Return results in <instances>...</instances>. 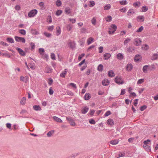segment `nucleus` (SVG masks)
<instances>
[{
    "instance_id": "f257e3e1",
    "label": "nucleus",
    "mask_w": 158,
    "mask_h": 158,
    "mask_svg": "<svg viewBox=\"0 0 158 158\" xmlns=\"http://www.w3.org/2000/svg\"><path fill=\"white\" fill-rule=\"evenodd\" d=\"M155 68L154 65H151V66L148 65H145L143 66V71L144 73H147V70L148 69L150 70H152V69H154Z\"/></svg>"
},
{
    "instance_id": "f03ea898",
    "label": "nucleus",
    "mask_w": 158,
    "mask_h": 158,
    "mask_svg": "<svg viewBox=\"0 0 158 158\" xmlns=\"http://www.w3.org/2000/svg\"><path fill=\"white\" fill-rule=\"evenodd\" d=\"M114 81L118 85L123 84L124 83L123 79L120 76L116 77L114 80Z\"/></svg>"
},
{
    "instance_id": "7ed1b4c3",
    "label": "nucleus",
    "mask_w": 158,
    "mask_h": 158,
    "mask_svg": "<svg viewBox=\"0 0 158 158\" xmlns=\"http://www.w3.org/2000/svg\"><path fill=\"white\" fill-rule=\"evenodd\" d=\"M37 10L36 9L31 10L28 14V16L30 18L33 17L37 14Z\"/></svg>"
},
{
    "instance_id": "20e7f679",
    "label": "nucleus",
    "mask_w": 158,
    "mask_h": 158,
    "mask_svg": "<svg viewBox=\"0 0 158 158\" xmlns=\"http://www.w3.org/2000/svg\"><path fill=\"white\" fill-rule=\"evenodd\" d=\"M15 39L16 42H21L22 43H25L26 41L24 38L19 37L18 36H15Z\"/></svg>"
},
{
    "instance_id": "39448f33",
    "label": "nucleus",
    "mask_w": 158,
    "mask_h": 158,
    "mask_svg": "<svg viewBox=\"0 0 158 158\" xmlns=\"http://www.w3.org/2000/svg\"><path fill=\"white\" fill-rule=\"evenodd\" d=\"M66 119L69 121V123L72 126H74L76 125V123L74 122V120L71 117H67Z\"/></svg>"
},
{
    "instance_id": "423d86ee",
    "label": "nucleus",
    "mask_w": 158,
    "mask_h": 158,
    "mask_svg": "<svg viewBox=\"0 0 158 158\" xmlns=\"http://www.w3.org/2000/svg\"><path fill=\"white\" fill-rule=\"evenodd\" d=\"M20 80L21 81L25 83H27L28 81L29 77L27 76H25L24 77L23 76H21L20 77Z\"/></svg>"
},
{
    "instance_id": "0eeeda50",
    "label": "nucleus",
    "mask_w": 158,
    "mask_h": 158,
    "mask_svg": "<svg viewBox=\"0 0 158 158\" xmlns=\"http://www.w3.org/2000/svg\"><path fill=\"white\" fill-rule=\"evenodd\" d=\"M141 40L140 38H137L134 40V44L137 46L140 45L141 44Z\"/></svg>"
},
{
    "instance_id": "6e6552de",
    "label": "nucleus",
    "mask_w": 158,
    "mask_h": 158,
    "mask_svg": "<svg viewBox=\"0 0 158 158\" xmlns=\"http://www.w3.org/2000/svg\"><path fill=\"white\" fill-rule=\"evenodd\" d=\"M16 49L21 56H24L26 55L25 52L20 48H17Z\"/></svg>"
},
{
    "instance_id": "1a4fd4ad",
    "label": "nucleus",
    "mask_w": 158,
    "mask_h": 158,
    "mask_svg": "<svg viewBox=\"0 0 158 158\" xmlns=\"http://www.w3.org/2000/svg\"><path fill=\"white\" fill-rule=\"evenodd\" d=\"M133 66L131 64H128L126 66V69L128 72L131 71L133 68Z\"/></svg>"
},
{
    "instance_id": "9d476101",
    "label": "nucleus",
    "mask_w": 158,
    "mask_h": 158,
    "mask_svg": "<svg viewBox=\"0 0 158 158\" xmlns=\"http://www.w3.org/2000/svg\"><path fill=\"white\" fill-rule=\"evenodd\" d=\"M102 84L104 86H107L110 84V82L107 79H104L102 81Z\"/></svg>"
},
{
    "instance_id": "9b49d317",
    "label": "nucleus",
    "mask_w": 158,
    "mask_h": 158,
    "mask_svg": "<svg viewBox=\"0 0 158 158\" xmlns=\"http://www.w3.org/2000/svg\"><path fill=\"white\" fill-rule=\"evenodd\" d=\"M89 108L87 106L83 107L81 109V112L83 114H85L88 111Z\"/></svg>"
},
{
    "instance_id": "f8f14e48",
    "label": "nucleus",
    "mask_w": 158,
    "mask_h": 158,
    "mask_svg": "<svg viewBox=\"0 0 158 158\" xmlns=\"http://www.w3.org/2000/svg\"><path fill=\"white\" fill-rule=\"evenodd\" d=\"M137 19L138 21L139 22H143L144 20V17L143 15L138 16H137Z\"/></svg>"
},
{
    "instance_id": "ddd939ff",
    "label": "nucleus",
    "mask_w": 158,
    "mask_h": 158,
    "mask_svg": "<svg viewBox=\"0 0 158 158\" xmlns=\"http://www.w3.org/2000/svg\"><path fill=\"white\" fill-rule=\"evenodd\" d=\"M67 69H65L64 71H62L60 74V77H62L64 78L67 74Z\"/></svg>"
},
{
    "instance_id": "4468645a",
    "label": "nucleus",
    "mask_w": 158,
    "mask_h": 158,
    "mask_svg": "<svg viewBox=\"0 0 158 158\" xmlns=\"http://www.w3.org/2000/svg\"><path fill=\"white\" fill-rule=\"evenodd\" d=\"M111 56V55L110 53H106L103 55V56L104 60H106L108 59Z\"/></svg>"
},
{
    "instance_id": "2eb2a0df",
    "label": "nucleus",
    "mask_w": 158,
    "mask_h": 158,
    "mask_svg": "<svg viewBox=\"0 0 158 158\" xmlns=\"http://www.w3.org/2000/svg\"><path fill=\"white\" fill-rule=\"evenodd\" d=\"M91 98V96L90 94L88 93L85 94L84 97V99L86 100H89Z\"/></svg>"
},
{
    "instance_id": "dca6fc26",
    "label": "nucleus",
    "mask_w": 158,
    "mask_h": 158,
    "mask_svg": "<svg viewBox=\"0 0 158 158\" xmlns=\"http://www.w3.org/2000/svg\"><path fill=\"white\" fill-rule=\"evenodd\" d=\"M158 58V54L157 53L153 54L151 57L152 60H155Z\"/></svg>"
},
{
    "instance_id": "f3484780",
    "label": "nucleus",
    "mask_w": 158,
    "mask_h": 158,
    "mask_svg": "<svg viewBox=\"0 0 158 158\" xmlns=\"http://www.w3.org/2000/svg\"><path fill=\"white\" fill-rule=\"evenodd\" d=\"M93 42H94V38L92 37H89L87 40V44L89 45Z\"/></svg>"
},
{
    "instance_id": "a211bd4d",
    "label": "nucleus",
    "mask_w": 158,
    "mask_h": 158,
    "mask_svg": "<svg viewBox=\"0 0 158 158\" xmlns=\"http://www.w3.org/2000/svg\"><path fill=\"white\" fill-rule=\"evenodd\" d=\"M65 12L66 14H69L71 12V9L69 7H67L65 8Z\"/></svg>"
},
{
    "instance_id": "6ab92c4d",
    "label": "nucleus",
    "mask_w": 158,
    "mask_h": 158,
    "mask_svg": "<svg viewBox=\"0 0 158 158\" xmlns=\"http://www.w3.org/2000/svg\"><path fill=\"white\" fill-rule=\"evenodd\" d=\"M53 119L57 122L61 123L62 122V120L60 118L56 116H53Z\"/></svg>"
},
{
    "instance_id": "aec40b11",
    "label": "nucleus",
    "mask_w": 158,
    "mask_h": 158,
    "mask_svg": "<svg viewBox=\"0 0 158 158\" xmlns=\"http://www.w3.org/2000/svg\"><path fill=\"white\" fill-rule=\"evenodd\" d=\"M117 58L118 59L121 60L123 59L124 56L122 53H118L117 55Z\"/></svg>"
},
{
    "instance_id": "412c9836",
    "label": "nucleus",
    "mask_w": 158,
    "mask_h": 158,
    "mask_svg": "<svg viewBox=\"0 0 158 158\" xmlns=\"http://www.w3.org/2000/svg\"><path fill=\"white\" fill-rule=\"evenodd\" d=\"M107 123L110 125L113 126L114 124V121L112 119L109 118L107 121Z\"/></svg>"
},
{
    "instance_id": "4be33fe9",
    "label": "nucleus",
    "mask_w": 158,
    "mask_h": 158,
    "mask_svg": "<svg viewBox=\"0 0 158 158\" xmlns=\"http://www.w3.org/2000/svg\"><path fill=\"white\" fill-rule=\"evenodd\" d=\"M141 56L139 55H137L135 56V60L136 62H138L139 60H141Z\"/></svg>"
},
{
    "instance_id": "5701e85b",
    "label": "nucleus",
    "mask_w": 158,
    "mask_h": 158,
    "mask_svg": "<svg viewBox=\"0 0 158 158\" xmlns=\"http://www.w3.org/2000/svg\"><path fill=\"white\" fill-rule=\"evenodd\" d=\"M26 98L25 97H23L20 101V103L22 105H24L26 102Z\"/></svg>"
},
{
    "instance_id": "b1692460",
    "label": "nucleus",
    "mask_w": 158,
    "mask_h": 158,
    "mask_svg": "<svg viewBox=\"0 0 158 158\" xmlns=\"http://www.w3.org/2000/svg\"><path fill=\"white\" fill-rule=\"evenodd\" d=\"M108 74L109 76L111 77H113L115 76L114 73L112 70L109 71Z\"/></svg>"
},
{
    "instance_id": "393cba45",
    "label": "nucleus",
    "mask_w": 158,
    "mask_h": 158,
    "mask_svg": "<svg viewBox=\"0 0 158 158\" xmlns=\"http://www.w3.org/2000/svg\"><path fill=\"white\" fill-rule=\"evenodd\" d=\"M56 35L57 36L59 35L61 33V29L60 27H56Z\"/></svg>"
},
{
    "instance_id": "a878e982",
    "label": "nucleus",
    "mask_w": 158,
    "mask_h": 158,
    "mask_svg": "<svg viewBox=\"0 0 158 158\" xmlns=\"http://www.w3.org/2000/svg\"><path fill=\"white\" fill-rule=\"evenodd\" d=\"M127 51L129 52H132L135 50V48L134 47H129L127 49Z\"/></svg>"
},
{
    "instance_id": "bb28decb",
    "label": "nucleus",
    "mask_w": 158,
    "mask_h": 158,
    "mask_svg": "<svg viewBox=\"0 0 158 158\" xmlns=\"http://www.w3.org/2000/svg\"><path fill=\"white\" fill-rule=\"evenodd\" d=\"M33 108L34 110L36 111H39L41 110V108L39 105H35L33 106Z\"/></svg>"
},
{
    "instance_id": "cd10ccee",
    "label": "nucleus",
    "mask_w": 158,
    "mask_h": 158,
    "mask_svg": "<svg viewBox=\"0 0 158 158\" xmlns=\"http://www.w3.org/2000/svg\"><path fill=\"white\" fill-rule=\"evenodd\" d=\"M143 147L148 152L151 151V147L148 145H143Z\"/></svg>"
},
{
    "instance_id": "c85d7f7f",
    "label": "nucleus",
    "mask_w": 158,
    "mask_h": 158,
    "mask_svg": "<svg viewBox=\"0 0 158 158\" xmlns=\"http://www.w3.org/2000/svg\"><path fill=\"white\" fill-rule=\"evenodd\" d=\"M97 69L99 71H102L103 69V65L102 64H99L98 66Z\"/></svg>"
},
{
    "instance_id": "c756f323",
    "label": "nucleus",
    "mask_w": 158,
    "mask_h": 158,
    "mask_svg": "<svg viewBox=\"0 0 158 158\" xmlns=\"http://www.w3.org/2000/svg\"><path fill=\"white\" fill-rule=\"evenodd\" d=\"M119 142L118 140H114L110 141V143L112 145H116Z\"/></svg>"
},
{
    "instance_id": "7c9ffc66",
    "label": "nucleus",
    "mask_w": 158,
    "mask_h": 158,
    "mask_svg": "<svg viewBox=\"0 0 158 158\" xmlns=\"http://www.w3.org/2000/svg\"><path fill=\"white\" fill-rule=\"evenodd\" d=\"M78 155V153H75L73 154L70 156L67 157L66 158H75Z\"/></svg>"
},
{
    "instance_id": "2f4dec72",
    "label": "nucleus",
    "mask_w": 158,
    "mask_h": 158,
    "mask_svg": "<svg viewBox=\"0 0 158 158\" xmlns=\"http://www.w3.org/2000/svg\"><path fill=\"white\" fill-rule=\"evenodd\" d=\"M111 7V5L110 4L106 5L104 7V9L105 10H109Z\"/></svg>"
},
{
    "instance_id": "473e14b6",
    "label": "nucleus",
    "mask_w": 158,
    "mask_h": 158,
    "mask_svg": "<svg viewBox=\"0 0 158 158\" xmlns=\"http://www.w3.org/2000/svg\"><path fill=\"white\" fill-rule=\"evenodd\" d=\"M31 33L32 34L35 35H37L39 34L38 31L35 29H32L31 30Z\"/></svg>"
},
{
    "instance_id": "72a5a7b5",
    "label": "nucleus",
    "mask_w": 158,
    "mask_h": 158,
    "mask_svg": "<svg viewBox=\"0 0 158 158\" xmlns=\"http://www.w3.org/2000/svg\"><path fill=\"white\" fill-rule=\"evenodd\" d=\"M19 32L21 35H25L26 34V31L25 30L21 29L19 30Z\"/></svg>"
},
{
    "instance_id": "f704fd0d",
    "label": "nucleus",
    "mask_w": 158,
    "mask_h": 158,
    "mask_svg": "<svg viewBox=\"0 0 158 158\" xmlns=\"http://www.w3.org/2000/svg\"><path fill=\"white\" fill-rule=\"evenodd\" d=\"M6 40L8 42L10 43H13L14 42L13 39L10 37L7 38Z\"/></svg>"
},
{
    "instance_id": "c9c22d12",
    "label": "nucleus",
    "mask_w": 158,
    "mask_h": 158,
    "mask_svg": "<svg viewBox=\"0 0 158 158\" xmlns=\"http://www.w3.org/2000/svg\"><path fill=\"white\" fill-rule=\"evenodd\" d=\"M120 4L121 5H126L127 4L128 2L126 0H122L119 1Z\"/></svg>"
},
{
    "instance_id": "e433bc0d",
    "label": "nucleus",
    "mask_w": 158,
    "mask_h": 158,
    "mask_svg": "<svg viewBox=\"0 0 158 158\" xmlns=\"http://www.w3.org/2000/svg\"><path fill=\"white\" fill-rule=\"evenodd\" d=\"M134 13V10L133 9H129L127 12V15H129V14L132 15Z\"/></svg>"
},
{
    "instance_id": "4c0bfd02",
    "label": "nucleus",
    "mask_w": 158,
    "mask_h": 158,
    "mask_svg": "<svg viewBox=\"0 0 158 158\" xmlns=\"http://www.w3.org/2000/svg\"><path fill=\"white\" fill-rule=\"evenodd\" d=\"M105 19H106V20L107 22H109L112 20V18L110 16L108 15L107 16V17H106V18Z\"/></svg>"
},
{
    "instance_id": "58836bf2",
    "label": "nucleus",
    "mask_w": 158,
    "mask_h": 158,
    "mask_svg": "<svg viewBox=\"0 0 158 158\" xmlns=\"http://www.w3.org/2000/svg\"><path fill=\"white\" fill-rule=\"evenodd\" d=\"M68 45L72 49L74 48L75 47V44L72 42H70L68 44Z\"/></svg>"
},
{
    "instance_id": "ea45409f",
    "label": "nucleus",
    "mask_w": 158,
    "mask_h": 158,
    "mask_svg": "<svg viewBox=\"0 0 158 158\" xmlns=\"http://www.w3.org/2000/svg\"><path fill=\"white\" fill-rule=\"evenodd\" d=\"M54 131L52 130L49 131L47 134V136L48 137H50L54 133Z\"/></svg>"
},
{
    "instance_id": "a19ab883",
    "label": "nucleus",
    "mask_w": 158,
    "mask_h": 158,
    "mask_svg": "<svg viewBox=\"0 0 158 158\" xmlns=\"http://www.w3.org/2000/svg\"><path fill=\"white\" fill-rule=\"evenodd\" d=\"M140 5V3L139 2H134L133 4V6L135 7H136L137 6H139Z\"/></svg>"
},
{
    "instance_id": "79ce46f5",
    "label": "nucleus",
    "mask_w": 158,
    "mask_h": 158,
    "mask_svg": "<svg viewBox=\"0 0 158 158\" xmlns=\"http://www.w3.org/2000/svg\"><path fill=\"white\" fill-rule=\"evenodd\" d=\"M92 23L94 25H95L96 24V20L95 17H94L91 20Z\"/></svg>"
},
{
    "instance_id": "37998d69",
    "label": "nucleus",
    "mask_w": 158,
    "mask_h": 158,
    "mask_svg": "<svg viewBox=\"0 0 158 158\" xmlns=\"http://www.w3.org/2000/svg\"><path fill=\"white\" fill-rule=\"evenodd\" d=\"M117 28V27L116 25L112 24L110 26V29H111L113 30H114L115 31H116Z\"/></svg>"
},
{
    "instance_id": "c03bdc74",
    "label": "nucleus",
    "mask_w": 158,
    "mask_h": 158,
    "mask_svg": "<svg viewBox=\"0 0 158 158\" xmlns=\"http://www.w3.org/2000/svg\"><path fill=\"white\" fill-rule=\"evenodd\" d=\"M148 9L147 7L144 6L142 7V11L144 12H146L148 10Z\"/></svg>"
},
{
    "instance_id": "a18cd8bd",
    "label": "nucleus",
    "mask_w": 158,
    "mask_h": 158,
    "mask_svg": "<svg viewBox=\"0 0 158 158\" xmlns=\"http://www.w3.org/2000/svg\"><path fill=\"white\" fill-rule=\"evenodd\" d=\"M131 40V39L129 38H127L124 42V45H126Z\"/></svg>"
},
{
    "instance_id": "49530a36",
    "label": "nucleus",
    "mask_w": 158,
    "mask_h": 158,
    "mask_svg": "<svg viewBox=\"0 0 158 158\" xmlns=\"http://www.w3.org/2000/svg\"><path fill=\"white\" fill-rule=\"evenodd\" d=\"M72 27L71 24H68L66 25V28L67 29L68 31H70L72 29Z\"/></svg>"
},
{
    "instance_id": "de8ad7c7",
    "label": "nucleus",
    "mask_w": 158,
    "mask_h": 158,
    "mask_svg": "<svg viewBox=\"0 0 158 158\" xmlns=\"http://www.w3.org/2000/svg\"><path fill=\"white\" fill-rule=\"evenodd\" d=\"M44 35L46 36L47 37L49 38L51 37L52 34L50 33H49L48 32H45L44 33Z\"/></svg>"
},
{
    "instance_id": "09e8293b",
    "label": "nucleus",
    "mask_w": 158,
    "mask_h": 158,
    "mask_svg": "<svg viewBox=\"0 0 158 158\" xmlns=\"http://www.w3.org/2000/svg\"><path fill=\"white\" fill-rule=\"evenodd\" d=\"M56 5L58 6H60L61 5V2L60 0H57L56 2Z\"/></svg>"
},
{
    "instance_id": "8fccbe9b",
    "label": "nucleus",
    "mask_w": 158,
    "mask_h": 158,
    "mask_svg": "<svg viewBox=\"0 0 158 158\" xmlns=\"http://www.w3.org/2000/svg\"><path fill=\"white\" fill-rule=\"evenodd\" d=\"M39 6L41 7V9H44V3L43 2H40L39 3Z\"/></svg>"
},
{
    "instance_id": "3c124183",
    "label": "nucleus",
    "mask_w": 158,
    "mask_h": 158,
    "mask_svg": "<svg viewBox=\"0 0 158 158\" xmlns=\"http://www.w3.org/2000/svg\"><path fill=\"white\" fill-rule=\"evenodd\" d=\"M30 44L31 47V50L32 51L35 48V45L34 43L32 42L30 43Z\"/></svg>"
},
{
    "instance_id": "603ef678",
    "label": "nucleus",
    "mask_w": 158,
    "mask_h": 158,
    "mask_svg": "<svg viewBox=\"0 0 158 158\" xmlns=\"http://www.w3.org/2000/svg\"><path fill=\"white\" fill-rule=\"evenodd\" d=\"M144 81V79H139L137 82V84H141Z\"/></svg>"
},
{
    "instance_id": "864d4df0",
    "label": "nucleus",
    "mask_w": 158,
    "mask_h": 158,
    "mask_svg": "<svg viewBox=\"0 0 158 158\" xmlns=\"http://www.w3.org/2000/svg\"><path fill=\"white\" fill-rule=\"evenodd\" d=\"M62 11L60 10H58L56 11V15L57 16H59L62 13Z\"/></svg>"
},
{
    "instance_id": "5fc2aeb1",
    "label": "nucleus",
    "mask_w": 158,
    "mask_h": 158,
    "mask_svg": "<svg viewBox=\"0 0 158 158\" xmlns=\"http://www.w3.org/2000/svg\"><path fill=\"white\" fill-rule=\"evenodd\" d=\"M143 26H141L139 28V29L137 30L136 31L137 32H141L143 30Z\"/></svg>"
},
{
    "instance_id": "6e6d98bb",
    "label": "nucleus",
    "mask_w": 158,
    "mask_h": 158,
    "mask_svg": "<svg viewBox=\"0 0 158 158\" xmlns=\"http://www.w3.org/2000/svg\"><path fill=\"white\" fill-rule=\"evenodd\" d=\"M142 48L145 50H148L149 48V46L148 45L145 44L144 45H143Z\"/></svg>"
},
{
    "instance_id": "4d7b16f0",
    "label": "nucleus",
    "mask_w": 158,
    "mask_h": 158,
    "mask_svg": "<svg viewBox=\"0 0 158 158\" xmlns=\"http://www.w3.org/2000/svg\"><path fill=\"white\" fill-rule=\"evenodd\" d=\"M151 142L150 140L149 139H148L147 140H145L143 141V143L144 144V145H148V143Z\"/></svg>"
},
{
    "instance_id": "13d9d810",
    "label": "nucleus",
    "mask_w": 158,
    "mask_h": 158,
    "mask_svg": "<svg viewBox=\"0 0 158 158\" xmlns=\"http://www.w3.org/2000/svg\"><path fill=\"white\" fill-rule=\"evenodd\" d=\"M66 93L67 94L69 95L73 96L74 95L73 93L70 90H67L66 91Z\"/></svg>"
},
{
    "instance_id": "bf43d9fd",
    "label": "nucleus",
    "mask_w": 158,
    "mask_h": 158,
    "mask_svg": "<svg viewBox=\"0 0 158 158\" xmlns=\"http://www.w3.org/2000/svg\"><path fill=\"white\" fill-rule=\"evenodd\" d=\"M147 108V106L146 105H143L141 106L140 107V110L141 111H143L146 109Z\"/></svg>"
},
{
    "instance_id": "052dcab7",
    "label": "nucleus",
    "mask_w": 158,
    "mask_h": 158,
    "mask_svg": "<svg viewBox=\"0 0 158 158\" xmlns=\"http://www.w3.org/2000/svg\"><path fill=\"white\" fill-rule=\"evenodd\" d=\"M85 54L84 53H82L80 55L78 58V60L79 61H80L82 58L85 56Z\"/></svg>"
},
{
    "instance_id": "680f3d73",
    "label": "nucleus",
    "mask_w": 158,
    "mask_h": 158,
    "mask_svg": "<svg viewBox=\"0 0 158 158\" xmlns=\"http://www.w3.org/2000/svg\"><path fill=\"white\" fill-rule=\"evenodd\" d=\"M39 52L40 54L42 55L43 54L42 53L44 52V50L43 48H40L39 49Z\"/></svg>"
},
{
    "instance_id": "e2e57ef3",
    "label": "nucleus",
    "mask_w": 158,
    "mask_h": 158,
    "mask_svg": "<svg viewBox=\"0 0 158 158\" xmlns=\"http://www.w3.org/2000/svg\"><path fill=\"white\" fill-rule=\"evenodd\" d=\"M90 4L89 5V6L90 7H92L95 4V3L94 1H90Z\"/></svg>"
},
{
    "instance_id": "0e129e2a",
    "label": "nucleus",
    "mask_w": 158,
    "mask_h": 158,
    "mask_svg": "<svg viewBox=\"0 0 158 158\" xmlns=\"http://www.w3.org/2000/svg\"><path fill=\"white\" fill-rule=\"evenodd\" d=\"M111 114V112L110 111L108 110L106 112V113L104 114V116L106 117H107L109 116V115H110Z\"/></svg>"
},
{
    "instance_id": "69168bd1",
    "label": "nucleus",
    "mask_w": 158,
    "mask_h": 158,
    "mask_svg": "<svg viewBox=\"0 0 158 158\" xmlns=\"http://www.w3.org/2000/svg\"><path fill=\"white\" fill-rule=\"evenodd\" d=\"M51 57L53 60H56L55 56L54 53H52L51 55Z\"/></svg>"
},
{
    "instance_id": "338daca9",
    "label": "nucleus",
    "mask_w": 158,
    "mask_h": 158,
    "mask_svg": "<svg viewBox=\"0 0 158 158\" xmlns=\"http://www.w3.org/2000/svg\"><path fill=\"white\" fill-rule=\"evenodd\" d=\"M119 11L121 12L124 13L127 11V9L126 7H124L119 9Z\"/></svg>"
},
{
    "instance_id": "774afa93",
    "label": "nucleus",
    "mask_w": 158,
    "mask_h": 158,
    "mask_svg": "<svg viewBox=\"0 0 158 158\" xmlns=\"http://www.w3.org/2000/svg\"><path fill=\"white\" fill-rule=\"evenodd\" d=\"M99 49V53H101L103 52V47L102 46H100L98 48Z\"/></svg>"
}]
</instances>
